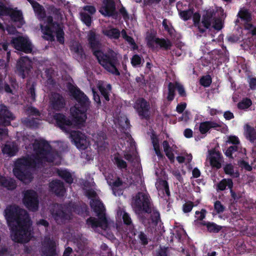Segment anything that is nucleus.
Segmentation results:
<instances>
[{
    "instance_id": "1",
    "label": "nucleus",
    "mask_w": 256,
    "mask_h": 256,
    "mask_svg": "<svg viewBox=\"0 0 256 256\" xmlns=\"http://www.w3.org/2000/svg\"><path fill=\"white\" fill-rule=\"evenodd\" d=\"M24 141L26 150L32 148V157L17 160L13 170L14 176L25 184L30 182L32 176L31 168H42L51 162L55 164L60 163V156L52 150L49 144L42 138L36 139L34 136L24 137Z\"/></svg>"
},
{
    "instance_id": "2",
    "label": "nucleus",
    "mask_w": 256,
    "mask_h": 256,
    "mask_svg": "<svg viewBox=\"0 0 256 256\" xmlns=\"http://www.w3.org/2000/svg\"><path fill=\"white\" fill-rule=\"evenodd\" d=\"M69 90L76 102L70 110L72 121L66 120L65 116L62 114L54 115L50 110L46 118L50 122L56 121L63 131L70 133V138L76 147L80 150H84L88 146L90 142L84 134L79 131L72 130V128H79L83 126L86 118V112L90 102L87 96L75 86H70Z\"/></svg>"
},
{
    "instance_id": "3",
    "label": "nucleus",
    "mask_w": 256,
    "mask_h": 256,
    "mask_svg": "<svg viewBox=\"0 0 256 256\" xmlns=\"http://www.w3.org/2000/svg\"><path fill=\"white\" fill-rule=\"evenodd\" d=\"M4 216L14 242L25 243L30 240L32 222L25 210L16 205L8 206L4 210Z\"/></svg>"
},
{
    "instance_id": "4",
    "label": "nucleus",
    "mask_w": 256,
    "mask_h": 256,
    "mask_svg": "<svg viewBox=\"0 0 256 256\" xmlns=\"http://www.w3.org/2000/svg\"><path fill=\"white\" fill-rule=\"evenodd\" d=\"M94 188L95 184L92 180L88 182H86L84 185L86 194L90 199V206L98 218V220L94 218H90L87 220V224L95 232L104 235L106 231L110 229L113 222L106 218L105 208L98 198Z\"/></svg>"
},
{
    "instance_id": "5",
    "label": "nucleus",
    "mask_w": 256,
    "mask_h": 256,
    "mask_svg": "<svg viewBox=\"0 0 256 256\" xmlns=\"http://www.w3.org/2000/svg\"><path fill=\"white\" fill-rule=\"evenodd\" d=\"M31 4L37 17L40 20V27L44 38L48 40H54L56 34L58 42L62 44L64 42V32L61 26L52 22L51 16H46L43 8L34 0H28Z\"/></svg>"
},
{
    "instance_id": "6",
    "label": "nucleus",
    "mask_w": 256,
    "mask_h": 256,
    "mask_svg": "<svg viewBox=\"0 0 256 256\" xmlns=\"http://www.w3.org/2000/svg\"><path fill=\"white\" fill-rule=\"evenodd\" d=\"M132 206L136 213L139 214L142 212H145L148 213V217L149 216L148 213L151 214L150 222L146 220H143L146 226L154 228L158 224L160 220V214L156 210H152L150 198L146 192L138 193L132 198Z\"/></svg>"
},
{
    "instance_id": "7",
    "label": "nucleus",
    "mask_w": 256,
    "mask_h": 256,
    "mask_svg": "<svg viewBox=\"0 0 256 256\" xmlns=\"http://www.w3.org/2000/svg\"><path fill=\"white\" fill-rule=\"evenodd\" d=\"M96 34L90 31L88 34V40L92 48L94 55L96 57L99 63L108 72L116 75H119L120 73L116 68V54L113 51L109 52V55L104 54L100 50V43L96 40Z\"/></svg>"
},
{
    "instance_id": "8",
    "label": "nucleus",
    "mask_w": 256,
    "mask_h": 256,
    "mask_svg": "<svg viewBox=\"0 0 256 256\" xmlns=\"http://www.w3.org/2000/svg\"><path fill=\"white\" fill-rule=\"evenodd\" d=\"M224 17V10L221 8H218L214 16L212 10H208L203 16L202 24L206 28H214L220 30L222 27V19Z\"/></svg>"
},
{
    "instance_id": "9",
    "label": "nucleus",
    "mask_w": 256,
    "mask_h": 256,
    "mask_svg": "<svg viewBox=\"0 0 256 256\" xmlns=\"http://www.w3.org/2000/svg\"><path fill=\"white\" fill-rule=\"evenodd\" d=\"M9 16L18 27H20L24 23L22 12L16 8H6L0 2V16Z\"/></svg>"
},
{
    "instance_id": "10",
    "label": "nucleus",
    "mask_w": 256,
    "mask_h": 256,
    "mask_svg": "<svg viewBox=\"0 0 256 256\" xmlns=\"http://www.w3.org/2000/svg\"><path fill=\"white\" fill-rule=\"evenodd\" d=\"M14 119L13 114L4 106H0V124L8 126ZM8 130L0 128V140L4 139L8 136Z\"/></svg>"
},
{
    "instance_id": "11",
    "label": "nucleus",
    "mask_w": 256,
    "mask_h": 256,
    "mask_svg": "<svg viewBox=\"0 0 256 256\" xmlns=\"http://www.w3.org/2000/svg\"><path fill=\"white\" fill-rule=\"evenodd\" d=\"M62 206L58 204L54 206L53 211L52 212V216L58 223L64 222L66 220L70 218V214L72 212L76 211V206H68L65 212L61 210Z\"/></svg>"
},
{
    "instance_id": "12",
    "label": "nucleus",
    "mask_w": 256,
    "mask_h": 256,
    "mask_svg": "<svg viewBox=\"0 0 256 256\" xmlns=\"http://www.w3.org/2000/svg\"><path fill=\"white\" fill-rule=\"evenodd\" d=\"M10 44L16 50L29 53L32 52V46L28 38L26 36H18L12 38Z\"/></svg>"
},
{
    "instance_id": "13",
    "label": "nucleus",
    "mask_w": 256,
    "mask_h": 256,
    "mask_svg": "<svg viewBox=\"0 0 256 256\" xmlns=\"http://www.w3.org/2000/svg\"><path fill=\"white\" fill-rule=\"evenodd\" d=\"M106 179L108 184L110 186L113 194L116 196H120L122 194V182L114 172L105 174Z\"/></svg>"
},
{
    "instance_id": "14",
    "label": "nucleus",
    "mask_w": 256,
    "mask_h": 256,
    "mask_svg": "<svg viewBox=\"0 0 256 256\" xmlns=\"http://www.w3.org/2000/svg\"><path fill=\"white\" fill-rule=\"evenodd\" d=\"M23 203L30 210L36 211L38 208V201L37 194L34 190H28L24 194Z\"/></svg>"
},
{
    "instance_id": "15",
    "label": "nucleus",
    "mask_w": 256,
    "mask_h": 256,
    "mask_svg": "<svg viewBox=\"0 0 256 256\" xmlns=\"http://www.w3.org/2000/svg\"><path fill=\"white\" fill-rule=\"evenodd\" d=\"M134 108L138 116L142 118H146L150 115V106L147 101L142 98L137 99L134 104Z\"/></svg>"
},
{
    "instance_id": "16",
    "label": "nucleus",
    "mask_w": 256,
    "mask_h": 256,
    "mask_svg": "<svg viewBox=\"0 0 256 256\" xmlns=\"http://www.w3.org/2000/svg\"><path fill=\"white\" fill-rule=\"evenodd\" d=\"M238 16L244 25V31L250 32L252 34H256V28L250 24L252 20V16L248 10L244 8H241L238 13Z\"/></svg>"
},
{
    "instance_id": "17",
    "label": "nucleus",
    "mask_w": 256,
    "mask_h": 256,
    "mask_svg": "<svg viewBox=\"0 0 256 256\" xmlns=\"http://www.w3.org/2000/svg\"><path fill=\"white\" fill-rule=\"evenodd\" d=\"M32 66V62L27 57L20 58L16 64V70L18 74L24 78L28 74Z\"/></svg>"
},
{
    "instance_id": "18",
    "label": "nucleus",
    "mask_w": 256,
    "mask_h": 256,
    "mask_svg": "<svg viewBox=\"0 0 256 256\" xmlns=\"http://www.w3.org/2000/svg\"><path fill=\"white\" fill-rule=\"evenodd\" d=\"M26 114L28 116V120H22V122L27 126L31 128H35L38 126V122H35V119H38L37 116L42 118V116L39 115V112L34 108L29 106L26 109Z\"/></svg>"
},
{
    "instance_id": "19",
    "label": "nucleus",
    "mask_w": 256,
    "mask_h": 256,
    "mask_svg": "<svg viewBox=\"0 0 256 256\" xmlns=\"http://www.w3.org/2000/svg\"><path fill=\"white\" fill-rule=\"evenodd\" d=\"M146 40L148 45L152 48H157L159 46L161 48H168L170 46V43L169 41L158 38L152 34H148Z\"/></svg>"
},
{
    "instance_id": "20",
    "label": "nucleus",
    "mask_w": 256,
    "mask_h": 256,
    "mask_svg": "<svg viewBox=\"0 0 256 256\" xmlns=\"http://www.w3.org/2000/svg\"><path fill=\"white\" fill-rule=\"evenodd\" d=\"M162 146L166 155L171 162H173L174 160L175 154H179L178 147L172 142L166 140L163 142Z\"/></svg>"
},
{
    "instance_id": "21",
    "label": "nucleus",
    "mask_w": 256,
    "mask_h": 256,
    "mask_svg": "<svg viewBox=\"0 0 256 256\" xmlns=\"http://www.w3.org/2000/svg\"><path fill=\"white\" fill-rule=\"evenodd\" d=\"M207 158L209 160L210 165L216 168L221 167L222 158L220 153L216 150H212L208 151Z\"/></svg>"
},
{
    "instance_id": "22",
    "label": "nucleus",
    "mask_w": 256,
    "mask_h": 256,
    "mask_svg": "<svg viewBox=\"0 0 256 256\" xmlns=\"http://www.w3.org/2000/svg\"><path fill=\"white\" fill-rule=\"evenodd\" d=\"M96 12V8L92 6H86L80 12V19L86 26L91 23V16Z\"/></svg>"
},
{
    "instance_id": "23",
    "label": "nucleus",
    "mask_w": 256,
    "mask_h": 256,
    "mask_svg": "<svg viewBox=\"0 0 256 256\" xmlns=\"http://www.w3.org/2000/svg\"><path fill=\"white\" fill-rule=\"evenodd\" d=\"M64 106L63 98L58 94H52L50 98V108L59 110Z\"/></svg>"
},
{
    "instance_id": "24",
    "label": "nucleus",
    "mask_w": 256,
    "mask_h": 256,
    "mask_svg": "<svg viewBox=\"0 0 256 256\" xmlns=\"http://www.w3.org/2000/svg\"><path fill=\"white\" fill-rule=\"evenodd\" d=\"M176 88L181 96H185L186 94L184 88L180 84L177 82L174 83L170 82L168 86V94L166 97L168 100L171 101L174 99V90Z\"/></svg>"
},
{
    "instance_id": "25",
    "label": "nucleus",
    "mask_w": 256,
    "mask_h": 256,
    "mask_svg": "<svg viewBox=\"0 0 256 256\" xmlns=\"http://www.w3.org/2000/svg\"><path fill=\"white\" fill-rule=\"evenodd\" d=\"M44 246V250L43 253L44 256H54L56 254V242L50 238H46Z\"/></svg>"
},
{
    "instance_id": "26",
    "label": "nucleus",
    "mask_w": 256,
    "mask_h": 256,
    "mask_svg": "<svg viewBox=\"0 0 256 256\" xmlns=\"http://www.w3.org/2000/svg\"><path fill=\"white\" fill-rule=\"evenodd\" d=\"M114 3L112 0H104L100 12L104 16H112L114 11Z\"/></svg>"
},
{
    "instance_id": "27",
    "label": "nucleus",
    "mask_w": 256,
    "mask_h": 256,
    "mask_svg": "<svg viewBox=\"0 0 256 256\" xmlns=\"http://www.w3.org/2000/svg\"><path fill=\"white\" fill-rule=\"evenodd\" d=\"M156 188L158 190L159 196L164 197L166 199V197L170 196V191L167 182L164 180L158 179L156 183Z\"/></svg>"
},
{
    "instance_id": "28",
    "label": "nucleus",
    "mask_w": 256,
    "mask_h": 256,
    "mask_svg": "<svg viewBox=\"0 0 256 256\" xmlns=\"http://www.w3.org/2000/svg\"><path fill=\"white\" fill-rule=\"evenodd\" d=\"M2 151L4 155L13 156L18 152V147L16 144L14 142H8L2 146Z\"/></svg>"
},
{
    "instance_id": "29",
    "label": "nucleus",
    "mask_w": 256,
    "mask_h": 256,
    "mask_svg": "<svg viewBox=\"0 0 256 256\" xmlns=\"http://www.w3.org/2000/svg\"><path fill=\"white\" fill-rule=\"evenodd\" d=\"M50 188L52 192L58 196H64L66 192L63 183L59 180L52 181L50 184Z\"/></svg>"
},
{
    "instance_id": "30",
    "label": "nucleus",
    "mask_w": 256,
    "mask_h": 256,
    "mask_svg": "<svg viewBox=\"0 0 256 256\" xmlns=\"http://www.w3.org/2000/svg\"><path fill=\"white\" fill-rule=\"evenodd\" d=\"M114 122L116 127L118 126L119 128L122 129L120 130H123L126 134L128 140H130L128 134L126 133L124 131V130H126V128H128L129 126V122L127 118L124 115L120 116V117L114 120ZM127 142H128V141H127Z\"/></svg>"
},
{
    "instance_id": "31",
    "label": "nucleus",
    "mask_w": 256,
    "mask_h": 256,
    "mask_svg": "<svg viewBox=\"0 0 256 256\" xmlns=\"http://www.w3.org/2000/svg\"><path fill=\"white\" fill-rule=\"evenodd\" d=\"M70 50L78 60H82L85 56L82 46L76 42H74L72 44Z\"/></svg>"
},
{
    "instance_id": "32",
    "label": "nucleus",
    "mask_w": 256,
    "mask_h": 256,
    "mask_svg": "<svg viewBox=\"0 0 256 256\" xmlns=\"http://www.w3.org/2000/svg\"><path fill=\"white\" fill-rule=\"evenodd\" d=\"M97 88L106 100H109V93L111 90V86L101 81L96 82Z\"/></svg>"
},
{
    "instance_id": "33",
    "label": "nucleus",
    "mask_w": 256,
    "mask_h": 256,
    "mask_svg": "<svg viewBox=\"0 0 256 256\" xmlns=\"http://www.w3.org/2000/svg\"><path fill=\"white\" fill-rule=\"evenodd\" d=\"M233 186V182L230 179H224L218 184V188L219 190H223L226 187L230 190V192L232 197L234 199H237V197L236 194L232 192V187Z\"/></svg>"
},
{
    "instance_id": "34",
    "label": "nucleus",
    "mask_w": 256,
    "mask_h": 256,
    "mask_svg": "<svg viewBox=\"0 0 256 256\" xmlns=\"http://www.w3.org/2000/svg\"><path fill=\"white\" fill-rule=\"evenodd\" d=\"M220 127V124L214 122H202L200 126V131L202 134L206 133L210 128L218 130Z\"/></svg>"
},
{
    "instance_id": "35",
    "label": "nucleus",
    "mask_w": 256,
    "mask_h": 256,
    "mask_svg": "<svg viewBox=\"0 0 256 256\" xmlns=\"http://www.w3.org/2000/svg\"><path fill=\"white\" fill-rule=\"evenodd\" d=\"M244 135L251 142H254L256 140V131L248 124L244 126Z\"/></svg>"
},
{
    "instance_id": "36",
    "label": "nucleus",
    "mask_w": 256,
    "mask_h": 256,
    "mask_svg": "<svg viewBox=\"0 0 256 256\" xmlns=\"http://www.w3.org/2000/svg\"><path fill=\"white\" fill-rule=\"evenodd\" d=\"M57 174L63 178L66 182L72 184L73 182V175L66 169L56 170Z\"/></svg>"
},
{
    "instance_id": "37",
    "label": "nucleus",
    "mask_w": 256,
    "mask_h": 256,
    "mask_svg": "<svg viewBox=\"0 0 256 256\" xmlns=\"http://www.w3.org/2000/svg\"><path fill=\"white\" fill-rule=\"evenodd\" d=\"M0 186L8 190H13L16 186L15 181L12 178H6L0 174Z\"/></svg>"
},
{
    "instance_id": "38",
    "label": "nucleus",
    "mask_w": 256,
    "mask_h": 256,
    "mask_svg": "<svg viewBox=\"0 0 256 256\" xmlns=\"http://www.w3.org/2000/svg\"><path fill=\"white\" fill-rule=\"evenodd\" d=\"M102 33L111 39H117L120 36V30L116 28H112L104 29L102 30Z\"/></svg>"
},
{
    "instance_id": "39",
    "label": "nucleus",
    "mask_w": 256,
    "mask_h": 256,
    "mask_svg": "<svg viewBox=\"0 0 256 256\" xmlns=\"http://www.w3.org/2000/svg\"><path fill=\"white\" fill-rule=\"evenodd\" d=\"M116 218L123 220L126 224L130 225L132 223L131 218L128 214L125 212L123 208H120L117 212Z\"/></svg>"
},
{
    "instance_id": "40",
    "label": "nucleus",
    "mask_w": 256,
    "mask_h": 256,
    "mask_svg": "<svg viewBox=\"0 0 256 256\" xmlns=\"http://www.w3.org/2000/svg\"><path fill=\"white\" fill-rule=\"evenodd\" d=\"M152 143L155 152L158 158H162L164 156L160 150V146L156 136L154 134H152L151 136Z\"/></svg>"
},
{
    "instance_id": "41",
    "label": "nucleus",
    "mask_w": 256,
    "mask_h": 256,
    "mask_svg": "<svg viewBox=\"0 0 256 256\" xmlns=\"http://www.w3.org/2000/svg\"><path fill=\"white\" fill-rule=\"evenodd\" d=\"M105 138V134L103 132L92 135V140L96 144L99 151L102 150V148L104 144L103 141Z\"/></svg>"
},
{
    "instance_id": "42",
    "label": "nucleus",
    "mask_w": 256,
    "mask_h": 256,
    "mask_svg": "<svg viewBox=\"0 0 256 256\" xmlns=\"http://www.w3.org/2000/svg\"><path fill=\"white\" fill-rule=\"evenodd\" d=\"M122 36L126 41L129 44L133 50L138 48V46L132 38L127 35L125 30H123L121 32Z\"/></svg>"
},
{
    "instance_id": "43",
    "label": "nucleus",
    "mask_w": 256,
    "mask_h": 256,
    "mask_svg": "<svg viewBox=\"0 0 256 256\" xmlns=\"http://www.w3.org/2000/svg\"><path fill=\"white\" fill-rule=\"evenodd\" d=\"M240 150L242 154H246V149L240 148L238 146L234 145L228 148L225 152V154L228 157H232L233 152Z\"/></svg>"
},
{
    "instance_id": "44",
    "label": "nucleus",
    "mask_w": 256,
    "mask_h": 256,
    "mask_svg": "<svg viewBox=\"0 0 256 256\" xmlns=\"http://www.w3.org/2000/svg\"><path fill=\"white\" fill-rule=\"evenodd\" d=\"M28 90V102H32L35 100V92L34 89V85L32 84V86L30 84H28L26 86Z\"/></svg>"
},
{
    "instance_id": "45",
    "label": "nucleus",
    "mask_w": 256,
    "mask_h": 256,
    "mask_svg": "<svg viewBox=\"0 0 256 256\" xmlns=\"http://www.w3.org/2000/svg\"><path fill=\"white\" fill-rule=\"evenodd\" d=\"M114 162L120 168H125L126 166V162L120 157L119 153L114 156Z\"/></svg>"
},
{
    "instance_id": "46",
    "label": "nucleus",
    "mask_w": 256,
    "mask_h": 256,
    "mask_svg": "<svg viewBox=\"0 0 256 256\" xmlns=\"http://www.w3.org/2000/svg\"><path fill=\"white\" fill-rule=\"evenodd\" d=\"M224 170L225 172L233 177L237 178L239 176V174L237 171H235L234 166L231 164H226Z\"/></svg>"
},
{
    "instance_id": "47",
    "label": "nucleus",
    "mask_w": 256,
    "mask_h": 256,
    "mask_svg": "<svg viewBox=\"0 0 256 256\" xmlns=\"http://www.w3.org/2000/svg\"><path fill=\"white\" fill-rule=\"evenodd\" d=\"M202 224L206 225L208 230L210 232H218L221 228V227L213 222H202Z\"/></svg>"
},
{
    "instance_id": "48",
    "label": "nucleus",
    "mask_w": 256,
    "mask_h": 256,
    "mask_svg": "<svg viewBox=\"0 0 256 256\" xmlns=\"http://www.w3.org/2000/svg\"><path fill=\"white\" fill-rule=\"evenodd\" d=\"M252 101L248 98L242 100L238 104V107L240 110H246L252 105Z\"/></svg>"
},
{
    "instance_id": "49",
    "label": "nucleus",
    "mask_w": 256,
    "mask_h": 256,
    "mask_svg": "<svg viewBox=\"0 0 256 256\" xmlns=\"http://www.w3.org/2000/svg\"><path fill=\"white\" fill-rule=\"evenodd\" d=\"M180 17L184 20L190 19L193 14V10L189 9L187 10L180 11L179 12Z\"/></svg>"
},
{
    "instance_id": "50",
    "label": "nucleus",
    "mask_w": 256,
    "mask_h": 256,
    "mask_svg": "<svg viewBox=\"0 0 256 256\" xmlns=\"http://www.w3.org/2000/svg\"><path fill=\"white\" fill-rule=\"evenodd\" d=\"M124 155L126 158L128 160H131V161L135 160V162L137 164V168H140L139 160L138 158V157L136 154V152H133L132 155H131L130 154H124Z\"/></svg>"
},
{
    "instance_id": "51",
    "label": "nucleus",
    "mask_w": 256,
    "mask_h": 256,
    "mask_svg": "<svg viewBox=\"0 0 256 256\" xmlns=\"http://www.w3.org/2000/svg\"><path fill=\"white\" fill-rule=\"evenodd\" d=\"M199 202H200L199 200H198L196 202L195 204H193L192 202H188L185 203L183 205V211L184 212H190L191 210H192L193 206H196L198 204H199Z\"/></svg>"
},
{
    "instance_id": "52",
    "label": "nucleus",
    "mask_w": 256,
    "mask_h": 256,
    "mask_svg": "<svg viewBox=\"0 0 256 256\" xmlns=\"http://www.w3.org/2000/svg\"><path fill=\"white\" fill-rule=\"evenodd\" d=\"M142 62V58L138 54L134 55L131 59V64L134 67L139 66Z\"/></svg>"
},
{
    "instance_id": "53",
    "label": "nucleus",
    "mask_w": 256,
    "mask_h": 256,
    "mask_svg": "<svg viewBox=\"0 0 256 256\" xmlns=\"http://www.w3.org/2000/svg\"><path fill=\"white\" fill-rule=\"evenodd\" d=\"M212 82V80L210 76H203L200 80V84L205 86H208Z\"/></svg>"
},
{
    "instance_id": "54",
    "label": "nucleus",
    "mask_w": 256,
    "mask_h": 256,
    "mask_svg": "<svg viewBox=\"0 0 256 256\" xmlns=\"http://www.w3.org/2000/svg\"><path fill=\"white\" fill-rule=\"evenodd\" d=\"M192 159V156L190 154H186L184 156H178L176 157V160L180 163H182L185 160L190 162Z\"/></svg>"
},
{
    "instance_id": "55",
    "label": "nucleus",
    "mask_w": 256,
    "mask_h": 256,
    "mask_svg": "<svg viewBox=\"0 0 256 256\" xmlns=\"http://www.w3.org/2000/svg\"><path fill=\"white\" fill-rule=\"evenodd\" d=\"M214 210L218 213H220L224 210V208L221 202L219 201H216L214 203Z\"/></svg>"
},
{
    "instance_id": "56",
    "label": "nucleus",
    "mask_w": 256,
    "mask_h": 256,
    "mask_svg": "<svg viewBox=\"0 0 256 256\" xmlns=\"http://www.w3.org/2000/svg\"><path fill=\"white\" fill-rule=\"evenodd\" d=\"M238 164L242 168H244L246 170L250 171L252 170V166L244 160L240 161Z\"/></svg>"
},
{
    "instance_id": "57",
    "label": "nucleus",
    "mask_w": 256,
    "mask_h": 256,
    "mask_svg": "<svg viewBox=\"0 0 256 256\" xmlns=\"http://www.w3.org/2000/svg\"><path fill=\"white\" fill-rule=\"evenodd\" d=\"M206 214V210H202L200 212L196 211V218L198 220H202L205 218Z\"/></svg>"
},
{
    "instance_id": "58",
    "label": "nucleus",
    "mask_w": 256,
    "mask_h": 256,
    "mask_svg": "<svg viewBox=\"0 0 256 256\" xmlns=\"http://www.w3.org/2000/svg\"><path fill=\"white\" fill-rule=\"evenodd\" d=\"M138 238L142 244L145 245L148 243V239L146 236L143 232H141L140 233L138 234Z\"/></svg>"
},
{
    "instance_id": "59",
    "label": "nucleus",
    "mask_w": 256,
    "mask_h": 256,
    "mask_svg": "<svg viewBox=\"0 0 256 256\" xmlns=\"http://www.w3.org/2000/svg\"><path fill=\"white\" fill-rule=\"evenodd\" d=\"M248 82L251 89L254 90L256 88V78H249Z\"/></svg>"
},
{
    "instance_id": "60",
    "label": "nucleus",
    "mask_w": 256,
    "mask_h": 256,
    "mask_svg": "<svg viewBox=\"0 0 256 256\" xmlns=\"http://www.w3.org/2000/svg\"><path fill=\"white\" fill-rule=\"evenodd\" d=\"M227 142L232 143L234 144H239V140L236 136H230Z\"/></svg>"
},
{
    "instance_id": "61",
    "label": "nucleus",
    "mask_w": 256,
    "mask_h": 256,
    "mask_svg": "<svg viewBox=\"0 0 256 256\" xmlns=\"http://www.w3.org/2000/svg\"><path fill=\"white\" fill-rule=\"evenodd\" d=\"M192 16H193L192 18H193V20H194V24L196 26L198 25L199 24L200 18V14L197 12H195V13L193 12V14Z\"/></svg>"
},
{
    "instance_id": "62",
    "label": "nucleus",
    "mask_w": 256,
    "mask_h": 256,
    "mask_svg": "<svg viewBox=\"0 0 256 256\" xmlns=\"http://www.w3.org/2000/svg\"><path fill=\"white\" fill-rule=\"evenodd\" d=\"M92 94H93L94 100L97 104H100V96L98 94H96L95 88L92 87Z\"/></svg>"
},
{
    "instance_id": "63",
    "label": "nucleus",
    "mask_w": 256,
    "mask_h": 256,
    "mask_svg": "<svg viewBox=\"0 0 256 256\" xmlns=\"http://www.w3.org/2000/svg\"><path fill=\"white\" fill-rule=\"evenodd\" d=\"M224 118L226 120H230L234 118L233 113H232L230 111H226L224 112Z\"/></svg>"
},
{
    "instance_id": "64",
    "label": "nucleus",
    "mask_w": 256,
    "mask_h": 256,
    "mask_svg": "<svg viewBox=\"0 0 256 256\" xmlns=\"http://www.w3.org/2000/svg\"><path fill=\"white\" fill-rule=\"evenodd\" d=\"M37 225L38 226H44L46 228V230H47V228L48 226V223L44 220H40L37 222Z\"/></svg>"
}]
</instances>
